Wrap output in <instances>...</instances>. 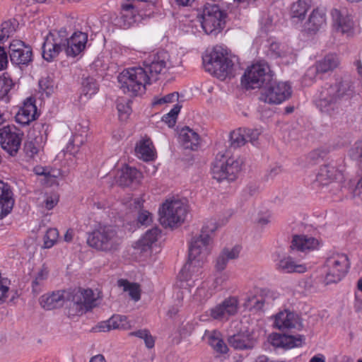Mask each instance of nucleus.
<instances>
[{
  "label": "nucleus",
  "instance_id": "nucleus-2",
  "mask_svg": "<svg viewBox=\"0 0 362 362\" xmlns=\"http://www.w3.org/2000/svg\"><path fill=\"white\" fill-rule=\"evenodd\" d=\"M120 88L132 96H138L146 91V86L158 81H168L166 69H123L117 76Z\"/></svg>",
  "mask_w": 362,
  "mask_h": 362
},
{
  "label": "nucleus",
  "instance_id": "nucleus-32",
  "mask_svg": "<svg viewBox=\"0 0 362 362\" xmlns=\"http://www.w3.org/2000/svg\"><path fill=\"white\" fill-rule=\"evenodd\" d=\"M64 301V293L61 291L45 293L39 299L42 308L48 310L62 306Z\"/></svg>",
  "mask_w": 362,
  "mask_h": 362
},
{
  "label": "nucleus",
  "instance_id": "nucleus-37",
  "mask_svg": "<svg viewBox=\"0 0 362 362\" xmlns=\"http://www.w3.org/2000/svg\"><path fill=\"white\" fill-rule=\"evenodd\" d=\"M11 61L15 65L29 66L33 60V52L30 47H25L18 52H14L11 54Z\"/></svg>",
  "mask_w": 362,
  "mask_h": 362
},
{
  "label": "nucleus",
  "instance_id": "nucleus-61",
  "mask_svg": "<svg viewBox=\"0 0 362 362\" xmlns=\"http://www.w3.org/2000/svg\"><path fill=\"white\" fill-rule=\"evenodd\" d=\"M25 151L26 154L31 157V158H35L36 156H37L40 151V147L38 146H36L33 142H28L25 146Z\"/></svg>",
  "mask_w": 362,
  "mask_h": 362
},
{
  "label": "nucleus",
  "instance_id": "nucleus-47",
  "mask_svg": "<svg viewBox=\"0 0 362 362\" xmlns=\"http://www.w3.org/2000/svg\"><path fill=\"white\" fill-rule=\"evenodd\" d=\"M59 231L57 228H48L42 236V247L45 249L52 248L57 243Z\"/></svg>",
  "mask_w": 362,
  "mask_h": 362
},
{
  "label": "nucleus",
  "instance_id": "nucleus-22",
  "mask_svg": "<svg viewBox=\"0 0 362 362\" xmlns=\"http://www.w3.org/2000/svg\"><path fill=\"white\" fill-rule=\"evenodd\" d=\"M274 327L279 329H286L302 327L299 316L295 313L284 309L278 312L273 316Z\"/></svg>",
  "mask_w": 362,
  "mask_h": 362
},
{
  "label": "nucleus",
  "instance_id": "nucleus-60",
  "mask_svg": "<svg viewBox=\"0 0 362 362\" xmlns=\"http://www.w3.org/2000/svg\"><path fill=\"white\" fill-rule=\"evenodd\" d=\"M228 261L229 260L227 258H226V257L222 254V252H221L215 261V269L217 272L223 271L226 268Z\"/></svg>",
  "mask_w": 362,
  "mask_h": 362
},
{
  "label": "nucleus",
  "instance_id": "nucleus-49",
  "mask_svg": "<svg viewBox=\"0 0 362 362\" xmlns=\"http://www.w3.org/2000/svg\"><path fill=\"white\" fill-rule=\"evenodd\" d=\"M98 91V85L95 80L93 78H87L82 83L81 93L87 98H90Z\"/></svg>",
  "mask_w": 362,
  "mask_h": 362
},
{
  "label": "nucleus",
  "instance_id": "nucleus-28",
  "mask_svg": "<svg viewBox=\"0 0 362 362\" xmlns=\"http://www.w3.org/2000/svg\"><path fill=\"white\" fill-rule=\"evenodd\" d=\"M138 6L133 1L122 4L121 16L119 20V25L124 29L132 26L139 18L137 10Z\"/></svg>",
  "mask_w": 362,
  "mask_h": 362
},
{
  "label": "nucleus",
  "instance_id": "nucleus-5",
  "mask_svg": "<svg viewBox=\"0 0 362 362\" xmlns=\"http://www.w3.org/2000/svg\"><path fill=\"white\" fill-rule=\"evenodd\" d=\"M87 242L98 250L111 252L117 249L122 243V237L114 227L100 226L89 235Z\"/></svg>",
  "mask_w": 362,
  "mask_h": 362
},
{
  "label": "nucleus",
  "instance_id": "nucleus-62",
  "mask_svg": "<svg viewBox=\"0 0 362 362\" xmlns=\"http://www.w3.org/2000/svg\"><path fill=\"white\" fill-rule=\"evenodd\" d=\"M352 196L356 203L362 202V176L353 189Z\"/></svg>",
  "mask_w": 362,
  "mask_h": 362
},
{
  "label": "nucleus",
  "instance_id": "nucleus-59",
  "mask_svg": "<svg viewBox=\"0 0 362 362\" xmlns=\"http://www.w3.org/2000/svg\"><path fill=\"white\" fill-rule=\"evenodd\" d=\"M241 250V246L236 245L233 247L223 249L221 252L228 260H232L239 257Z\"/></svg>",
  "mask_w": 362,
  "mask_h": 362
},
{
  "label": "nucleus",
  "instance_id": "nucleus-30",
  "mask_svg": "<svg viewBox=\"0 0 362 362\" xmlns=\"http://www.w3.org/2000/svg\"><path fill=\"white\" fill-rule=\"evenodd\" d=\"M136 156L144 160L151 161L156 158V151L151 140L148 138H142L136 145Z\"/></svg>",
  "mask_w": 362,
  "mask_h": 362
},
{
  "label": "nucleus",
  "instance_id": "nucleus-51",
  "mask_svg": "<svg viewBox=\"0 0 362 362\" xmlns=\"http://www.w3.org/2000/svg\"><path fill=\"white\" fill-rule=\"evenodd\" d=\"M109 322L113 329H129L132 327L131 322L124 315H115L109 319Z\"/></svg>",
  "mask_w": 362,
  "mask_h": 362
},
{
  "label": "nucleus",
  "instance_id": "nucleus-31",
  "mask_svg": "<svg viewBox=\"0 0 362 362\" xmlns=\"http://www.w3.org/2000/svg\"><path fill=\"white\" fill-rule=\"evenodd\" d=\"M13 200L9 186L0 180V219L6 216L11 211Z\"/></svg>",
  "mask_w": 362,
  "mask_h": 362
},
{
  "label": "nucleus",
  "instance_id": "nucleus-7",
  "mask_svg": "<svg viewBox=\"0 0 362 362\" xmlns=\"http://www.w3.org/2000/svg\"><path fill=\"white\" fill-rule=\"evenodd\" d=\"M241 170V163L233 157L218 155L211 165V174L218 182L234 181Z\"/></svg>",
  "mask_w": 362,
  "mask_h": 362
},
{
  "label": "nucleus",
  "instance_id": "nucleus-13",
  "mask_svg": "<svg viewBox=\"0 0 362 362\" xmlns=\"http://www.w3.org/2000/svg\"><path fill=\"white\" fill-rule=\"evenodd\" d=\"M21 141V134L15 127L6 126L0 129V145L10 156L17 153Z\"/></svg>",
  "mask_w": 362,
  "mask_h": 362
},
{
  "label": "nucleus",
  "instance_id": "nucleus-50",
  "mask_svg": "<svg viewBox=\"0 0 362 362\" xmlns=\"http://www.w3.org/2000/svg\"><path fill=\"white\" fill-rule=\"evenodd\" d=\"M16 30V23L15 21H4L1 25L0 29V43L5 42L8 37L12 36Z\"/></svg>",
  "mask_w": 362,
  "mask_h": 362
},
{
  "label": "nucleus",
  "instance_id": "nucleus-8",
  "mask_svg": "<svg viewBox=\"0 0 362 362\" xmlns=\"http://www.w3.org/2000/svg\"><path fill=\"white\" fill-rule=\"evenodd\" d=\"M226 13L218 4L206 2L202 15L201 24L206 34H217L224 27Z\"/></svg>",
  "mask_w": 362,
  "mask_h": 362
},
{
  "label": "nucleus",
  "instance_id": "nucleus-21",
  "mask_svg": "<svg viewBox=\"0 0 362 362\" xmlns=\"http://www.w3.org/2000/svg\"><path fill=\"white\" fill-rule=\"evenodd\" d=\"M88 41V35L81 31L75 32L69 37L64 35V49L68 57H76L86 48Z\"/></svg>",
  "mask_w": 362,
  "mask_h": 362
},
{
  "label": "nucleus",
  "instance_id": "nucleus-29",
  "mask_svg": "<svg viewBox=\"0 0 362 362\" xmlns=\"http://www.w3.org/2000/svg\"><path fill=\"white\" fill-rule=\"evenodd\" d=\"M178 139L185 148L191 150L197 149L201 143L198 133L188 127H184L180 129Z\"/></svg>",
  "mask_w": 362,
  "mask_h": 362
},
{
  "label": "nucleus",
  "instance_id": "nucleus-14",
  "mask_svg": "<svg viewBox=\"0 0 362 362\" xmlns=\"http://www.w3.org/2000/svg\"><path fill=\"white\" fill-rule=\"evenodd\" d=\"M335 30L342 35L351 36L354 34L355 22L354 17L346 8H334L331 12Z\"/></svg>",
  "mask_w": 362,
  "mask_h": 362
},
{
  "label": "nucleus",
  "instance_id": "nucleus-36",
  "mask_svg": "<svg viewBox=\"0 0 362 362\" xmlns=\"http://www.w3.org/2000/svg\"><path fill=\"white\" fill-rule=\"evenodd\" d=\"M38 86L39 92L42 98H49L55 93L57 88L53 78L48 75L40 78Z\"/></svg>",
  "mask_w": 362,
  "mask_h": 362
},
{
  "label": "nucleus",
  "instance_id": "nucleus-3",
  "mask_svg": "<svg viewBox=\"0 0 362 362\" xmlns=\"http://www.w3.org/2000/svg\"><path fill=\"white\" fill-rule=\"evenodd\" d=\"M351 264L349 256L346 252L337 250L329 251L324 263L325 284L340 282L349 272Z\"/></svg>",
  "mask_w": 362,
  "mask_h": 362
},
{
  "label": "nucleus",
  "instance_id": "nucleus-53",
  "mask_svg": "<svg viewBox=\"0 0 362 362\" xmlns=\"http://www.w3.org/2000/svg\"><path fill=\"white\" fill-rule=\"evenodd\" d=\"M218 228V224L216 218H207L203 223L199 235H209L212 238V234Z\"/></svg>",
  "mask_w": 362,
  "mask_h": 362
},
{
  "label": "nucleus",
  "instance_id": "nucleus-26",
  "mask_svg": "<svg viewBox=\"0 0 362 362\" xmlns=\"http://www.w3.org/2000/svg\"><path fill=\"white\" fill-rule=\"evenodd\" d=\"M142 177V173L136 168L124 165L118 171L117 182L119 185L128 187L139 184Z\"/></svg>",
  "mask_w": 362,
  "mask_h": 362
},
{
  "label": "nucleus",
  "instance_id": "nucleus-44",
  "mask_svg": "<svg viewBox=\"0 0 362 362\" xmlns=\"http://www.w3.org/2000/svg\"><path fill=\"white\" fill-rule=\"evenodd\" d=\"M116 108L119 119L121 122H126L132 113L129 100L124 98H118L116 102Z\"/></svg>",
  "mask_w": 362,
  "mask_h": 362
},
{
  "label": "nucleus",
  "instance_id": "nucleus-25",
  "mask_svg": "<svg viewBox=\"0 0 362 362\" xmlns=\"http://www.w3.org/2000/svg\"><path fill=\"white\" fill-rule=\"evenodd\" d=\"M35 102L33 98H28L25 100L16 115V122L27 125L37 118V109Z\"/></svg>",
  "mask_w": 362,
  "mask_h": 362
},
{
  "label": "nucleus",
  "instance_id": "nucleus-41",
  "mask_svg": "<svg viewBox=\"0 0 362 362\" xmlns=\"http://www.w3.org/2000/svg\"><path fill=\"white\" fill-rule=\"evenodd\" d=\"M59 202V195L57 193H45L38 198V205L45 211L52 210Z\"/></svg>",
  "mask_w": 362,
  "mask_h": 362
},
{
  "label": "nucleus",
  "instance_id": "nucleus-6",
  "mask_svg": "<svg viewBox=\"0 0 362 362\" xmlns=\"http://www.w3.org/2000/svg\"><path fill=\"white\" fill-rule=\"evenodd\" d=\"M187 214V205L184 201L167 199L159 209V221L164 227H176L184 222Z\"/></svg>",
  "mask_w": 362,
  "mask_h": 362
},
{
  "label": "nucleus",
  "instance_id": "nucleus-38",
  "mask_svg": "<svg viewBox=\"0 0 362 362\" xmlns=\"http://www.w3.org/2000/svg\"><path fill=\"white\" fill-rule=\"evenodd\" d=\"M168 60V54L162 51L150 56L147 60L144 62V66L145 68H165L167 66Z\"/></svg>",
  "mask_w": 362,
  "mask_h": 362
},
{
  "label": "nucleus",
  "instance_id": "nucleus-24",
  "mask_svg": "<svg viewBox=\"0 0 362 362\" xmlns=\"http://www.w3.org/2000/svg\"><path fill=\"white\" fill-rule=\"evenodd\" d=\"M304 340V337L299 334L288 335L272 333L269 337V341L274 346L286 349L301 346Z\"/></svg>",
  "mask_w": 362,
  "mask_h": 362
},
{
  "label": "nucleus",
  "instance_id": "nucleus-1",
  "mask_svg": "<svg viewBox=\"0 0 362 362\" xmlns=\"http://www.w3.org/2000/svg\"><path fill=\"white\" fill-rule=\"evenodd\" d=\"M213 249V238L209 235H194L189 245V260L179 274L180 286L189 288L202 278L203 267Z\"/></svg>",
  "mask_w": 362,
  "mask_h": 362
},
{
  "label": "nucleus",
  "instance_id": "nucleus-12",
  "mask_svg": "<svg viewBox=\"0 0 362 362\" xmlns=\"http://www.w3.org/2000/svg\"><path fill=\"white\" fill-rule=\"evenodd\" d=\"M273 76L272 69H246L241 78V85L247 90L259 88L266 86Z\"/></svg>",
  "mask_w": 362,
  "mask_h": 362
},
{
  "label": "nucleus",
  "instance_id": "nucleus-4",
  "mask_svg": "<svg viewBox=\"0 0 362 362\" xmlns=\"http://www.w3.org/2000/svg\"><path fill=\"white\" fill-rule=\"evenodd\" d=\"M355 95L353 85L343 82L323 88L316 96L315 103L322 111L329 112L340 100H347Z\"/></svg>",
  "mask_w": 362,
  "mask_h": 362
},
{
  "label": "nucleus",
  "instance_id": "nucleus-34",
  "mask_svg": "<svg viewBox=\"0 0 362 362\" xmlns=\"http://www.w3.org/2000/svg\"><path fill=\"white\" fill-rule=\"evenodd\" d=\"M160 235V230L157 228H152L148 230L140 240L136 242L135 248L141 250V252H145L148 250L155 243Z\"/></svg>",
  "mask_w": 362,
  "mask_h": 362
},
{
  "label": "nucleus",
  "instance_id": "nucleus-45",
  "mask_svg": "<svg viewBox=\"0 0 362 362\" xmlns=\"http://www.w3.org/2000/svg\"><path fill=\"white\" fill-rule=\"evenodd\" d=\"M249 132L246 128H239L230 133V140L234 147L243 146L247 141V134Z\"/></svg>",
  "mask_w": 362,
  "mask_h": 362
},
{
  "label": "nucleus",
  "instance_id": "nucleus-23",
  "mask_svg": "<svg viewBox=\"0 0 362 362\" xmlns=\"http://www.w3.org/2000/svg\"><path fill=\"white\" fill-rule=\"evenodd\" d=\"M323 245L320 238L308 235H296L293 237L291 248L303 252H308L319 250Z\"/></svg>",
  "mask_w": 362,
  "mask_h": 362
},
{
  "label": "nucleus",
  "instance_id": "nucleus-27",
  "mask_svg": "<svg viewBox=\"0 0 362 362\" xmlns=\"http://www.w3.org/2000/svg\"><path fill=\"white\" fill-rule=\"evenodd\" d=\"M327 23L326 11L324 8H315L304 24V29L309 33H316Z\"/></svg>",
  "mask_w": 362,
  "mask_h": 362
},
{
  "label": "nucleus",
  "instance_id": "nucleus-17",
  "mask_svg": "<svg viewBox=\"0 0 362 362\" xmlns=\"http://www.w3.org/2000/svg\"><path fill=\"white\" fill-rule=\"evenodd\" d=\"M88 132V124L87 122L82 121L77 123L73 129L72 136L66 145V153L74 156H77L87 141Z\"/></svg>",
  "mask_w": 362,
  "mask_h": 362
},
{
  "label": "nucleus",
  "instance_id": "nucleus-52",
  "mask_svg": "<svg viewBox=\"0 0 362 362\" xmlns=\"http://www.w3.org/2000/svg\"><path fill=\"white\" fill-rule=\"evenodd\" d=\"M322 68H337L340 65V59L336 54L329 53L318 62Z\"/></svg>",
  "mask_w": 362,
  "mask_h": 362
},
{
  "label": "nucleus",
  "instance_id": "nucleus-42",
  "mask_svg": "<svg viewBox=\"0 0 362 362\" xmlns=\"http://www.w3.org/2000/svg\"><path fill=\"white\" fill-rule=\"evenodd\" d=\"M49 274V267L46 264H43L35 272L33 281V289L35 293L40 291V287L47 279Z\"/></svg>",
  "mask_w": 362,
  "mask_h": 362
},
{
  "label": "nucleus",
  "instance_id": "nucleus-46",
  "mask_svg": "<svg viewBox=\"0 0 362 362\" xmlns=\"http://www.w3.org/2000/svg\"><path fill=\"white\" fill-rule=\"evenodd\" d=\"M117 284L124 291L129 293V296L134 301H138L140 299L141 291L138 284L129 283L124 279L119 280Z\"/></svg>",
  "mask_w": 362,
  "mask_h": 362
},
{
  "label": "nucleus",
  "instance_id": "nucleus-20",
  "mask_svg": "<svg viewBox=\"0 0 362 362\" xmlns=\"http://www.w3.org/2000/svg\"><path fill=\"white\" fill-rule=\"evenodd\" d=\"M100 292L98 290L91 289L80 290L74 297V302L78 314H82L91 309L96 305V300L100 298Z\"/></svg>",
  "mask_w": 362,
  "mask_h": 362
},
{
  "label": "nucleus",
  "instance_id": "nucleus-58",
  "mask_svg": "<svg viewBox=\"0 0 362 362\" xmlns=\"http://www.w3.org/2000/svg\"><path fill=\"white\" fill-rule=\"evenodd\" d=\"M349 156L353 160L362 163V139L354 144L349 151Z\"/></svg>",
  "mask_w": 362,
  "mask_h": 362
},
{
  "label": "nucleus",
  "instance_id": "nucleus-16",
  "mask_svg": "<svg viewBox=\"0 0 362 362\" xmlns=\"http://www.w3.org/2000/svg\"><path fill=\"white\" fill-rule=\"evenodd\" d=\"M278 296L274 291L255 288L247 293L244 306L249 310H261L266 302L269 299L274 300Z\"/></svg>",
  "mask_w": 362,
  "mask_h": 362
},
{
  "label": "nucleus",
  "instance_id": "nucleus-35",
  "mask_svg": "<svg viewBox=\"0 0 362 362\" xmlns=\"http://www.w3.org/2000/svg\"><path fill=\"white\" fill-rule=\"evenodd\" d=\"M229 341L235 349H247L252 348L255 341L248 334L243 333L233 335L230 338Z\"/></svg>",
  "mask_w": 362,
  "mask_h": 362
},
{
  "label": "nucleus",
  "instance_id": "nucleus-39",
  "mask_svg": "<svg viewBox=\"0 0 362 362\" xmlns=\"http://www.w3.org/2000/svg\"><path fill=\"white\" fill-rule=\"evenodd\" d=\"M16 83L11 77L6 74L0 76V100L8 102L10 99V93L15 87Z\"/></svg>",
  "mask_w": 362,
  "mask_h": 362
},
{
  "label": "nucleus",
  "instance_id": "nucleus-54",
  "mask_svg": "<svg viewBox=\"0 0 362 362\" xmlns=\"http://www.w3.org/2000/svg\"><path fill=\"white\" fill-rule=\"evenodd\" d=\"M130 336H135L142 339L148 349H151L154 346L155 339L147 329H140L129 334Z\"/></svg>",
  "mask_w": 362,
  "mask_h": 362
},
{
  "label": "nucleus",
  "instance_id": "nucleus-19",
  "mask_svg": "<svg viewBox=\"0 0 362 362\" xmlns=\"http://www.w3.org/2000/svg\"><path fill=\"white\" fill-rule=\"evenodd\" d=\"M238 305L239 302L236 297H229L212 308L210 310V315L215 320H227L238 313Z\"/></svg>",
  "mask_w": 362,
  "mask_h": 362
},
{
  "label": "nucleus",
  "instance_id": "nucleus-55",
  "mask_svg": "<svg viewBox=\"0 0 362 362\" xmlns=\"http://www.w3.org/2000/svg\"><path fill=\"white\" fill-rule=\"evenodd\" d=\"M327 69H306L302 78V83L304 86H310L315 81L317 75L325 72Z\"/></svg>",
  "mask_w": 362,
  "mask_h": 362
},
{
  "label": "nucleus",
  "instance_id": "nucleus-40",
  "mask_svg": "<svg viewBox=\"0 0 362 362\" xmlns=\"http://www.w3.org/2000/svg\"><path fill=\"white\" fill-rule=\"evenodd\" d=\"M178 100V93L176 92L167 95H154L151 102L153 108H160Z\"/></svg>",
  "mask_w": 362,
  "mask_h": 362
},
{
  "label": "nucleus",
  "instance_id": "nucleus-57",
  "mask_svg": "<svg viewBox=\"0 0 362 362\" xmlns=\"http://www.w3.org/2000/svg\"><path fill=\"white\" fill-rule=\"evenodd\" d=\"M267 55L273 59L279 57L284 58L287 57L283 52V47L281 45L277 42H272L269 45V48L267 51Z\"/></svg>",
  "mask_w": 362,
  "mask_h": 362
},
{
  "label": "nucleus",
  "instance_id": "nucleus-56",
  "mask_svg": "<svg viewBox=\"0 0 362 362\" xmlns=\"http://www.w3.org/2000/svg\"><path fill=\"white\" fill-rule=\"evenodd\" d=\"M209 73L220 81H224L234 76L233 69H207Z\"/></svg>",
  "mask_w": 362,
  "mask_h": 362
},
{
  "label": "nucleus",
  "instance_id": "nucleus-63",
  "mask_svg": "<svg viewBox=\"0 0 362 362\" xmlns=\"http://www.w3.org/2000/svg\"><path fill=\"white\" fill-rule=\"evenodd\" d=\"M113 329L112 325L109 322V319L105 321H102L98 323L93 328L94 332H106Z\"/></svg>",
  "mask_w": 362,
  "mask_h": 362
},
{
  "label": "nucleus",
  "instance_id": "nucleus-10",
  "mask_svg": "<svg viewBox=\"0 0 362 362\" xmlns=\"http://www.w3.org/2000/svg\"><path fill=\"white\" fill-rule=\"evenodd\" d=\"M203 63L219 68H234L240 65L238 57L221 45H216L206 54L203 57Z\"/></svg>",
  "mask_w": 362,
  "mask_h": 362
},
{
  "label": "nucleus",
  "instance_id": "nucleus-64",
  "mask_svg": "<svg viewBox=\"0 0 362 362\" xmlns=\"http://www.w3.org/2000/svg\"><path fill=\"white\" fill-rule=\"evenodd\" d=\"M26 47L25 44L20 40H13L11 42L9 45V55L13 54L14 52H18L22 49Z\"/></svg>",
  "mask_w": 362,
  "mask_h": 362
},
{
  "label": "nucleus",
  "instance_id": "nucleus-48",
  "mask_svg": "<svg viewBox=\"0 0 362 362\" xmlns=\"http://www.w3.org/2000/svg\"><path fill=\"white\" fill-rule=\"evenodd\" d=\"M213 291L209 288V283L204 281L197 288L193 298L195 301L202 303L209 299Z\"/></svg>",
  "mask_w": 362,
  "mask_h": 362
},
{
  "label": "nucleus",
  "instance_id": "nucleus-43",
  "mask_svg": "<svg viewBox=\"0 0 362 362\" xmlns=\"http://www.w3.org/2000/svg\"><path fill=\"white\" fill-rule=\"evenodd\" d=\"M310 0H298L293 3L291 6V17L299 20L303 19L305 13L310 8Z\"/></svg>",
  "mask_w": 362,
  "mask_h": 362
},
{
  "label": "nucleus",
  "instance_id": "nucleus-18",
  "mask_svg": "<svg viewBox=\"0 0 362 362\" xmlns=\"http://www.w3.org/2000/svg\"><path fill=\"white\" fill-rule=\"evenodd\" d=\"M273 259L275 262L276 269L283 273L303 274L308 271V267L305 264L300 263L288 255L276 252L273 255Z\"/></svg>",
  "mask_w": 362,
  "mask_h": 362
},
{
  "label": "nucleus",
  "instance_id": "nucleus-9",
  "mask_svg": "<svg viewBox=\"0 0 362 362\" xmlns=\"http://www.w3.org/2000/svg\"><path fill=\"white\" fill-rule=\"evenodd\" d=\"M292 87L287 81L267 82L261 91L260 100L269 104H281L290 98Z\"/></svg>",
  "mask_w": 362,
  "mask_h": 362
},
{
  "label": "nucleus",
  "instance_id": "nucleus-15",
  "mask_svg": "<svg viewBox=\"0 0 362 362\" xmlns=\"http://www.w3.org/2000/svg\"><path fill=\"white\" fill-rule=\"evenodd\" d=\"M65 32L49 33L42 45V57L47 62L52 61L64 49V33Z\"/></svg>",
  "mask_w": 362,
  "mask_h": 362
},
{
  "label": "nucleus",
  "instance_id": "nucleus-33",
  "mask_svg": "<svg viewBox=\"0 0 362 362\" xmlns=\"http://www.w3.org/2000/svg\"><path fill=\"white\" fill-rule=\"evenodd\" d=\"M203 339L218 354H224L228 351V346L221 338V334L217 331H206Z\"/></svg>",
  "mask_w": 362,
  "mask_h": 362
},
{
  "label": "nucleus",
  "instance_id": "nucleus-11",
  "mask_svg": "<svg viewBox=\"0 0 362 362\" xmlns=\"http://www.w3.org/2000/svg\"><path fill=\"white\" fill-rule=\"evenodd\" d=\"M344 170L345 166L342 160L339 163L331 161L319 168L315 181L321 185L341 184L344 180Z\"/></svg>",
  "mask_w": 362,
  "mask_h": 362
}]
</instances>
